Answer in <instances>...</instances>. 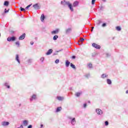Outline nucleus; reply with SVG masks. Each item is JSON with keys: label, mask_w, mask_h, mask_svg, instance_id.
I'll use <instances>...</instances> for the list:
<instances>
[{"label": "nucleus", "mask_w": 128, "mask_h": 128, "mask_svg": "<svg viewBox=\"0 0 128 128\" xmlns=\"http://www.w3.org/2000/svg\"><path fill=\"white\" fill-rule=\"evenodd\" d=\"M102 2H106V0H102Z\"/></svg>", "instance_id": "obj_52"}, {"label": "nucleus", "mask_w": 128, "mask_h": 128, "mask_svg": "<svg viewBox=\"0 0 128 128\" xmlns=\"http://www.w3.org/2000/svg\"><path fill=\"white\" fill-rule=\"evenodd\" d=\"M62 110V107H58L56 110V112H60Z\"/></svg>", "instance_id": "obj_22"}, {"label": "nucleus", "mask_w": 128, "mask_h": 128, "mask_svg": "<svg viewBox=\"0 0 128 128\" xmlns=\"http://www.w3.org/2000/svg\"><path fill=\"white\" fill-rule=\"evenodd\" d=\"M88 66L90 68L92 66V64H88Z\"/></svg>", "instance_id": "obj_35"}, {"label": "nucleus", "mask_w": 128, "mask_h": 128, "mask_svg": "<svg viewBox=\"0 0 128 128\" xmlns=\"http://www.w3.org/2000/svg\"><path fill=\"white\" fill-rule=\"evenodd\" d=\"M20 10L21 12H26V9L20 7Z\"/></svg>", "instance_id": "obj_29"}, {"label": "nucleus", "mask_w": 128, "mask_h": 128, "mask_svg": "<svg viewBox=\"0 0 128 128\" xmlns=\"http://www.w3.org/2000/svg\"><path fill=\"white\" fill-rule=\"evenodd\" d=\"M40 62H44V58H41L40 59Z\"/></svg>", "instance_id": "obj_32"}, {"label": "nucleus", "mask_w": 128, "mask_h": 128, "mask_svg": "<svg viewBox=\"0 0 128 128\" xmlns=\"http://www.w3.org/2000/svg\"><path fill=\"white\" fill-rule=\"evenodd\" d=\"M11 40H12V42L16 40V37L14 36L11 37Z\"/></svg>", "instance_id": "obj_25"}, {"label": "nucleus", "mask_w": 128, "mask_h": 128, "mask_svg": "<svg viewBox=\"0 0 128 128\" xmlns=\"http://www.w3.org/2000/svg\"><path fill=\"white\" fill-rule=\"evenodd\" d=\"M30 44H32H32H34V42H30Z\"/></svg>", "instance_id": "obj_44"}, {"label": "nucleus", "mask_w": 128, "mask_h": 128, "mask_svg": "<svg viewBox=\"0 0 128 128\" xmlns=\"http://www.w3.org/2000/svg\"><path fill=\"white\" fill-rule=\"evenodd\" d=\"M7 40L8 42H12V38L11 37H8V38H7Z\"/></svg>", "instance_id": "obj_26"}, {"label": "nucleus", "mask_w": 128, "mask_h": 128, "mask_svg": "<svg viewBox=\"0 0 128 128\" xmlns=\"http://www.w3.org/2000/svg\"><path fill=\"white\" fill-rule=\"evenodd\" d=\"M72 124H76V118H73L71 121Z\"/></svg>", "instance_id": "obj_11"}, {"label": "nucleus", "mask_w": 128, "mask_h": 128, "mask_svg": "<svg viewBox=\"0 0 128 128\" xmlns=\"http://www.w3.org/2000/svg\"><path fill=\"white\" fill-rule=\"evenodd\" d=\"M106 26V23H104L102 24V26L104 27Z\"/></svg>", "instance_id": "obj_38"}, {"label": "nucleus", "mask_w": 128, "mask_h": 128, "mask_svg": "<svg viewBox=\"0 0 128 128\" xmlns=\"http://www.w3.org/2000/svg\"><path fill=\"white\" fill-rule=\"evenodd\" d=\"M58 32H60V30L56 29L55 30L52 31L51 32V34H58Z\"/></svg>", "instance_id": "obj_3"}, {"label": "nucleus", "mask_w": 128, "mask_h": 128, "mask_svg": "<svg viewBox=\"0 0 128 128\" xmlns=\"http://www.w3.org/2000/svg\"><path fill=\"white\" fill-rule=\"evenodd\" d=\"M116 30H118V32H120V30H121L122 28H120V26H116Z\"/></svg>", "instance_id": "obj_20"}, {"label": "nucleus", "mask_w": 128, "mask_h": 128, "mask_svg": "<svg viewBox=\"0 0 128 128\" xmlns=\"http://www.w3.org/2000/svg\"><path fill=\"white\" fill-rule=\"evenodd\" d=\"M105 124L106 126H108V121L105 122Z\"/></svg>", "instance_id": "obj_36"}, {"label": "nucleus", "mask_w": 128, "mask_h": 128, "mask_svg": "<svg viewBox=\"0 0 128 128\" xmlns=\"http://www.w3.org/2000/svg\"><path fill=\"white\" fill-rule=\"evenodd\" d=\"M52 49H50V50H49L48 51V52L46 53V54L47 56H48V55L50 54H52Z\"/></svg>", "instance_id": "obj_8"}, {"label": "nucleus", "mask_w": 128, "mask_h": 128, "mask_svg": "<svg viewBox=\"0 0 128 128\" xmlns=\"http://www.w3.org/2000/svg\"><path fill=\"white\" fill-rule=\"evenodd\" d=\"M24 128V126H22V125H21L20 128Z\"/></svg>", "instance_id": "obj_43"}, {"label": "nucleus", "mask_w": 128, "mask_h": 128, "mask_svg": "<svg viewBox=\"0 0 128 128\" xmlns=\"http://www.w3.org/2000/svg\"><path fill=\"white\" fill-rule=\"evenodd\" d=\"M92 46H94V48H98L100 49V45H98L97 44H96V43H93L92 44Z\"/></svg>", "instance_id": "obj_2"}, {"label": "nucleus", "mask_w": 128, "mask_h": 128, "mask_svg": "<svg viewBox=\"0 0 128 128\" xmlns=\"http://www.w3.org/2000/svg\"><path fill=\"white\" fill-rule=\"evenodd\" d=\"M107 83L108 84H112V80L110 79H108Z\"/></svg>", "instance_id": "obj_19"}, {"label": "nucleus", "mask_w": 128, "mask_h": 128, "mask_svg": "<svg viewBox=\"0 0 128 128\" xmlns=\"http://www.w3.org/2000/svg\"><path fill=\"white\" fill-rule=\"evenodd\" d=\"M4 12H8V10H7L6 9H5Z\"/></svg>", "instance_id": "obj_39"}, {"label": "nucleus", "mask_w": 128, "mask_h": 128, "mask_svg": "<svg viewBox=\"0 0 128 128\" xmlns=\"http://www.w3.org/2000/svg\"><path fill=\"white\" fill-rule=\"evenodd\" d=\"M75 96H80V92H77L75 94Z\"/></svg>", "instance_id": "obj_27"}, {"label": "nucleus", "mask_w": 128, "mask_h": 128, "mask_svg": "<svg viewBox=\"0 0 128 128\" xmlns=\"http://www.w3.org/2000/svg\"><path fill=\"white\" fill-rule=\"evenodd\" d=\"M106 76H108V75H106V74H103L102 76V78H106Z\"/></svg>", "instance_id": "obj_23"}, {"label": "nucleus", "mask_w": 128, "mask_h": 128, "mask_svg": "<svg viewBox=\"0 0 128 128\" xmlns=\"http://www.w3.org/2000/svg\"><path fill=\"white\" fill-rule=\"evenodd\" d=\"M94 2H96V0H92V4H94Z\"/></svg>", "instance_id": "obj_34"}, {"label": "nucleus", "mask_w": 128, "mask_h": 128, "mask_svg": "<svg viewBox=\"0 0 128 128\" xmlns=\"http://www.w3.org/2000/svg\"><path fill=\"white\" fill-rule=\"evenodd\" d=\"M58 35H56L53 37V40H58Z\"/></svg>", "instance_id": "obj_17"}, {"label": "nucleus", "mask_w": 128, "mask_h": 128, "mask_svg": "<svg viewBox=\"0 0 128 128\" xmlns=\"http://www.w3.org/2000/svg\"><path fill=\"white\" fill-rule=\"evenodd\" d=\"M70 62H68V60L66 61V66L67 68L70 66Z\"/></svg>", "instance_id": "obj_16"}, {"label": "nucleus", "mask_w": 128, "mask_h": 128, "mask_svg": "<svg viewBox=\"0 0 128 128\" xmlns=\"http://www.w3.org/2000/svg\"><path fill=\"white\" fill-rule=\"evenodd\" d=\"M40 126L42 128V126H44V125L43 124H41Z\"/></svg>", "instance_id": "obj_49"}, {"label": "nucleus", "mask_w": 128, "mask_h": 128, "mask_svg": "<svg viewBox=\"0 0 128 128\" xmlns=\"http://www.w3.org/2000/svg\"><path fill=\"white\" fill-rule=\"evenodd\" d=\"M36 38V40H37L38 39V38Z\"/></svg>", "instance_id": "obj_53"}, {"label": "nucleus", "mask_w": 128, "mask_h": 128, "mask_svg": "<svg viewBox=\"0 0 128 128\" xmlns=\"http://www.w3.org/2000/svg\"><path fill=\"white\" fill-rule=\"evenodd\" d=\"M33 8H34L35 10H39L40 6H38V4H36L33 6Z\"/></svg>", "instance_id": "obj_7"}, {"label": "nucleus", "mask_w": 128, "mask_h": 128, "mask_svg": "<svg viewBox=\"0 0 128 128\" xmlns=\"http://www.w3.org/2000/svg\"><path fill=\"white\" fill-rule=\"evenodd\" d=\"M6 86H7L8 88H10V86L8 85V83H5Z\"/></svg>", "instance_id": "obj_33"}, {"label": "nucleus", "mask_w": 128, "mask_h": 128, "mask_svg": "<svg viewBox=\"0 0 128 128\" xmlns=\"http://www.w3.org/2000/svg\"><path fill=\"white\" fill-rule=\"evenodd\" d=\"M78 6V1L74 2L73 4V6L76 7V6Z\"/></svg>", "instance_id": "obj_9"}, {"label": "nucleus", "mask_w": 128, "mask_h": 128, "mask_svg": "<svg viewBox=\"0 0 128 128\" xmlns=\"http://www.w3.org/2000/svg\"><path fill=\"white\" fill-rule=\"evenodd\" d=\"M72 32V28H69L66 30V34H68L69 32Z\"/></svg>", "instance_id": "obj_14"}, {"label": "nucleus", "mask_w": 128, "mask_h": 128, "mask_svg": "<svg viewBox=\"0 0 128 128\" xmlns=\"http://www.w3.org/2000/svg\"><path fill=\"white\" fill-rule=\"evenodd\" d=\"M68 118H70V120H72V118H70V117H68Z\"/></svg>", "instance_id": "obj_48"}, {"label": "nucleus", "mask_w": 128, "mask_h": 128, "mask_svg": "<svg viewBox=\"0 0 128 128\" xmlns=\"http://www.w3.org/2000/svg\"><path fill=\"white\" fill-rule=\"evenodd\" d=\"M20 57L18 56L17 54L16 56V60H17V62H18V64H20Z\"/></svg>", "instance_id": "obj_15"}, {"label": "nucleus", "mask_w": 128, "mask_h": 128, "mask_svg": "<svg viewBox=\"0 0 128 128\" xmlns=\"http://www.w3.org/2000/svg\"><path fill=\"white\" fill-rule=\"evenodd\" d=\"M63 6H68V8H70L71 12H74V8H72V4L70 3V2H66V1H62L61 2Z\"/></svg>", "instance_id": "obj_1"}, {"label": "nucleus", "mask_w": 128, "mask_h": 128, "mask_svg": "<svg viewBox=\"0 0 128 128\" xmlns=\"http://www.w3.org/2000/svg\"><path fill=\"white\" fill-rule=\"evenodd\" d=\"M94 27H92V29L91 30V32H92V30H94Z\"/></svg>", "instance_id": "obj_47"}, {"label": "nucleus", "mask_w": 128, "mask_h": 128, "mask_svg": "<svg viewBox=\"0 0 128 128\" xmlns=\"http://www.w3.org/2000/svg\"><path fill=\"white\" fill-rule=\"evenodd\" d=\"M84 38H81L80 39V42H84Z\"/></svg>", "instance_id": "obj_37"}, {"label": "nucleus", "mask_w": 128, "mask_h": 128, "mask_svg": "<svg viewBox=\"0 0 128 128\" xmlns=\"http://www.w3.org/2000/svg\"><path fill=\"white\" fill-rule=\"evenodd\" d=\"M72 58H73V59L76 58V56H72Z\"/></svg>", "instance_id": "obj_45"}, {"label": "nucleus", "mask_w": 128, "mask_h": 128, "mask_svg": "<svg viewBox=\"0 0 128 128\" xmlns=\"http://www.w3.org/2000/svg\"><path fill=\"white\" fill-rule=\"evenodd\" d=\"M36 94H33L32 98H30V100L32 102V100H36Z\"/></svg>", "instance_id": "obj_10"}, {"label": "nucleus", "mask_w": 128, "mask_h": 128, "mask_svg": "<svg viewBox=\"0 0 128 128\" xmlns=\"http://www.w3.org/2000/svg\"><path fill=\"white\" fill-rule=\"evenodd\" d=\"M8 1H5L4 3V6H8Z\"/></svg>", "instance_id": "obj_18"}, {"label": "nucleus", "mask_w": 128, "mask_h": 128, "mask_svg": "<svg viewBox=\"0 0 128 128\" xmlns=\"http://www.w3.org/2000/svg\"><path fill=\"white\" fill-rule=\"evenodd\" d=\"M70 66L72 67V68L76 70V66L72 63L70 64Z\"/></svg>", "instance_id": "obj_24"}, {"label": "nucleus", "mask_w": 128, "mask_h": 128, "mask_svg": "<svg viewBox=\"0 0 128 128\" xmlns=\"http://www.w3.org/2000/svg\"><path fill=\"white\" fill-rule=\"evenodd\" d=\"M57 98L58 100H64V98L60 96H58Z\"/></svg>", "instance_id": "obj_21"}, {"label": "nucleus", "mask_w": 128, "mask_h": 128, "mask_svg": "<svg viewBox=\"0 0 128 128\" xmlns=\"http://www.w3.org/2000/svg\"><path fill=\"white\" fill-rule=\"evenodd\" d=\"M30 6H32V4H29L28 6H27L26 8V10H28V8H30Z\"/></svg>", "instance_id": "obj_28"}, {"label": "nucleus", "mask_w": 128, "mask_h": 128, "mask_svg": "<svg viewBox=\"0 0 128 128\" xmlns=\"http://www.w3.org/2000/svg\"><path fill=\"white\" fill-rule=\"evenodd\" d=\"M88 104H90V101H88Z\"/></svg>", "instance_id": "obj_51"}, {"label": "nucleus", "mask_w": 128, "mask_h": 128, "mask_svg": "<svg viewBox=\"0 0 128 128\" xmlns=\"http://www.w3.org/2000/svg\"><path fill=\"white\" fill-rule=\"evenodd\" d=\"M86 78H88V76H90V74L86 75Z\"/></svg>", "instance_id": "obj_46"}, {"label": "nucleus", "mask_w": 128, "mask_h": 128, "mask_svg": "<svg viewBox=\"0 0 128 128\" xmlns=\"http://www.w3.org/2000/svg\"><path fill=\"white\" fill-rule=\"evenodd\" d=\"M96 112L98 114H102V111L100 109H96Z\"/></svg>", "instance_id": "obj_4"}, {"label": "nucleus", "mask_w": 128, "mask_h": 128, "mask_svg": "<svg viewBox=\"0 0 128 128\" xmlns=\"http://www.w3.org/2000/svg\"><path fill=\"white\" fill-rule=\"evenodd\" d=\"M32 128V125H30L28 126V128Z\"/></svg>", "instance_id": "obj_40"}, {"label": "nucleus", "mask_w": 128, "mask_h": 128, "mask_svg": "<svg viewBox=\"0 0 128 128\" xmlns=\"http://www.w3.org/2000/svg\"><path fill=\"white\" fill-rule=\"evenodd\" d=\"M2 124L3 126H8V124H10V122H2Z\"/></svg>", "instance_id": "obj_6"}, {"label": "nucleus", "mask_w": 128, "mask_h": 128, "mask_svg": "<svg viewBox=\"0 0 128 128\" xmlns=\"http://www.w3.org/2000/svg\"><path fill=\"white\" fill-rule=\"evenodd\" d=\"M16 45L18 46H20V42H16Z\"/></svg>", "instance_id": "obj_30"}, {"label": "nucleus", "mask_w": 128, "mask_h": 128, "mask_svg": "<svg viewBox=\"0 0 128 128\" xmlns=\"http://www.w3.org/2000/svg\"><path fill=\"white\" fill-rule=\"evenodd\" d=\"M56 64H58L60 62V60L58 59H56L55 61Z\"/></svg>", "instance_id": "obj_31"}, {"label": "nucleus", "mask_w": 128, "mask_h": 128, "mask_svg": "<svg viewBox=\"0 0 128 128\" xmlns=\"http://www.w3.org/2000/svg\"><path fill=\"white\" fill-rule=\"evenodd\" d=\"M126 94H128V90L126 91Z\"/></svg>", "instance_id": "obj_50"}, {"label": "nucleus", "mask_w": 128, "mask_h": 128, "mask_svg": "<svg viewBox=\"0 0 128 128\" xmlns=\"http://www.w3.org/2000/svg\"><path fill=\"white\" fill-rule=\"evenodd\" d=\"M44 14H42L40 17V20H42V22H44Z\"/></svg>", "instance_id": "obj_13"}, {"label": "nucleus", "mask_w": 128, "mask_h": 128, "mask_svg": "<svg viewBox=\"0 0 128 128\" xmlns=\"http://www.w3.org/2000/svg\"><path fill=\"white\" fill-rule=\"evenodd\" d=\"M28 120H25L23 122V124L24 126H28Z\"/></svg>", "instance_id": "obj_12"}, {"label": "nucleus", "mask_w": 128, "mask_h": 128, "mask_svg": "<svg viewBox=\"0 0 128 128\" xmlns=\"http://www.w3.org/2000/svg\"><path fill=\"white\" fill-rule=\"evenodd\" d=\"M86 104H84V108H86Z\"/></svg>", "instance_id": "obj_41"}, {"label": "nucleus", "mask_w": 128, "mask_h": 128, "mask_svg": "<svg viewBox=\"0 0 128 128\" xmlns=\"http://www.w3.org/2000/svg\"><path fill=\"white\" fill-rule=\"evenodd\" d=\"M24 38H26V34L24 33L23 34L19 37V40H24Z\"/></svg>", "instance_id": "obj_5"}, {"label": "nucleus", "mask_w": 128, "mask_h": 128, "mask_svg": "<svg viewBox=\"0 0 128 128\" xmlns=\"http://www.w3.org/2000/svg\"><path fill=\"white\" fill-rule=\"evenodd\" d=\"M28 62H32V59L28 60Z\"/></svg>", "instance_id": "obj_42"}]
</instances>
